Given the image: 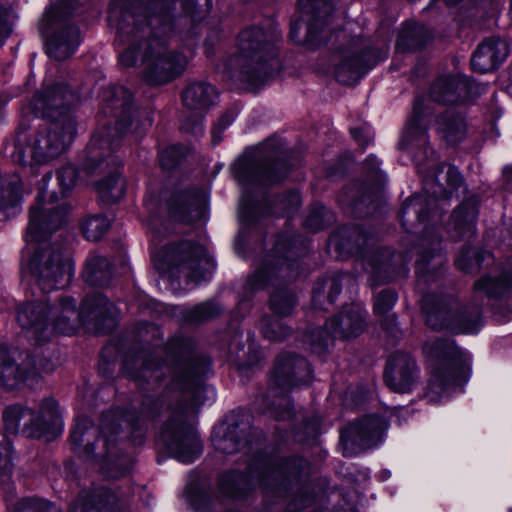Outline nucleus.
<instances>
[{"instance_id":"nucleus-1","label":"nucleus","mask_w":512,"mask_h":512,"mask_svg":"<svg viewBox=\"0 0 512 512\" xmlns=\"http://www.w3.org/2000/svg\"><path fill=\"white\" fill-rule=\"evenodd\" d=\"M110 12L117 20V39L126 45L119 54L124 68L142 67L149 86L167 84L184 73L188 58L170 48L171 41L189 34L212 8V0H120Z\"/></svg>"},{"instance_id":"nucleus-2","label":"nucleus","mask_w":512,"mask_h":512,"mask_svg":"<svg viewBox=\"0 0 512 512\" xmlns=\"http://www.w3.org/2000/svg\"><path fill=\"white\" fill-rule=\"evenodd\" d=\"M101 114L115 120L114 128L104 123L96 130L86 147L83 168L87 174L107 173L93 181L98 192H125L126 182L119 172L122 163L115 152L124 134L142 135L152 126V114L148 109L134 107L133 95L124 86H109L102 91Z\"/></svg>"},{"instance_id":"nucleus-3","label":"nucleus","mask_w":512,"mask_h":512,"mask_svg":"<svg viewBox=\"0 0 512 512\" xmlns=\"http://www.w3.org/2000/svg\"><path fill=\"white\" fill-rule=\"evenodd\" d=\"M75 100L76 95L66 84H45L34 95L30 109L35 116L47 122L38 125L27 145L25 133L28 126L25 120L20 122L14 141L13 161L23 166L32 162L43 164L62 154L76 135V122L70 112V105Z\"/></svg>"},{"instance_id":"nucleus-4","label":"nucleus","mask_w":512,"mask_h":512,"mask_svg":"<svg viewBox=\"0 0 512 512\" xmlns=\"http://www.w3.org/2000/svg\"><path fill=\"white\" fill-rule=\"evenodd\" d=\"M273 460L266 447L252 450L243 469L229 467L217 474L219 495L225 500L243 502L259 487L272 496L289 495L294 485L307 477L310 460L302 454L284 456L276 465Z\"/></svg>"},{"instance_id":"nucleus-5","label":"nucleus","mask_w":512,"mask_h":512,"mask_svg":"<svg viewBox=\"0 0 512 512\" xmlns=\"http://www.w3.org/2000/svg\"><path fill=\"white\" fill-rule=\"evenodd\" d=\"M432 113V107L425 98H415L399 147L412 156L422 177V192H465V179L456 166L435 163L436 153L430 146L428 135Z\"/></svg>"},{"instance_id":"nucleus-6","label":"nucleus","mask_w":512,"mask_h":512,"mask_svg":"<svg viewBox=\"0 0 512 512\" xmlns=\"http://www.w3.org/2000/svg\"><path fill=\"white\" fill-rule=\"evenodd\" d=\"M280 33L266 31L257 26L242 30L238 35L237 53L225 62L232 79L259 86L272 78L279 70L277 42Z\"/></svg>"},{"instance_id":"nucleus-7","label":"nucleus","mask_w":512,"mask_h":512,"mask_svg":"<svg viewBox=\"0 0 512 512\" xmlns=\"http://www.w3.org/2000/svg\"><path fill=\"white\" fill-rule=\"evenodd\" d=\"M302 163L299 152L288 151L279 137H271L231 166L234 179L243 186L269 188L288 179Z\"/></svg>"},{"instance_id":"nucleus-8","label":"nucleus","mask_w":512,"mask_h":512,"mask_svg":"<svg viewBox=\"0 0 512 512\" xmlns=\"http://www.w3.org/2000/svg\"><path fill=\"white\" fill-rule=\"evenodd\" d=\"M97 0H59L47 7L38 22V29L45 40L49 58L64 61L79 47L82 38L79 27L72 21L80 15V6H94Z\"/></svg>"},{"instance_id":"nucleus-9","label":"nucleus","mask_w":512,"mask_h":512,"mask_svg":"<svg viewBox=\"0 0 512 512\" xmlns=\"http://www.w3.org/2000/svg\"><path fill=\"white\" fill-rule=\"evenodd\" d=\"M194 337L175 333L168 337L164 354L170 361L173 371L172 382L182 393L198 397L205 391L206 381L212 371V359L205 354H197Z\"/></svg>"},{"instance_id":"nucleus-10","label":"nucleus","mask_w":512,"mask_h":512,"mask_svg":"<svg viewBox=\"0 0 512 512\" xmlns=\"http://www.w3.org/2000/svg\"><path fill=\"white\" fill-rule=\"evenodd\" d=\"M422 353L429 362V386L438 394L465 386L472 375L471 358L453 339L438 337L426 341Z\"/></svg>"},{"instance_id":"nucleus-11","label":"nucleus","mask_w":512,"mask_h":512,"mask_svg":"<svg viewBox=\"0 0 512 512\" xmlns=\"http://www.w3.org/2000/svg\"><path fill=\"white\" fill-rule=\"evenodd\" d=\"M24 422L21 434L29 439L56 440L64 430V421L60 411L59 402L54 397H46L40 404V409L29 407L22 403L6 406L2 413V420L7 432L18 434L20 422Z\"/></svg>"},{"instance_id":"nucleus-12","label":"nucleus","mask_w":512,"mask_h":512,"mask_svg":"<svg viewBox=\"0 0 512 512\" xmlns=\"http://www.w3.org/2000/svg\"><path fill=\"white\" fill-rule=\"evenodd\" d=\"M211 194H144L149 219L165 224L206 223Z\"/></svg>"},{"instance_id":"nucleus-13","label":"nucleus","mask_w":512,"mask_h":512,"mask_svg":"<svg viewBox=\"0 0 512 512\" xmlns=\"http://www.w3.org/2000/svg\"><path fill=\"white\" fill-rule=\"evenodd\" d=\"M123 426L116 413V407L104 411L100 416V426L95 427L87 417H77L71 427L68 441L71 452L80 460H93L98 454L96 448L102 442L103 448L124 445Z\"/></svg>"},{"instance_id":"nucleus-14","label":"nucleus","mask_w":512,"mask_h":512,"mask_svg":"<svg viewBox=\"0 0 512 512\" xmlns=\"http://www.w3.org/2000/svg\"><path fill=\"white\" fill-rule=\"evenodd\" d=\"M157 442L162 446L156 458L158 464L172 458L188 465L198 460L203 453V442L197 428L184 413L171 414L162 423Z\"/></svg>"},{"instance_id":"nucleus-15","label":"nucleus","mask_w":512,"mask_h":512,"mask_svg":"<svg viewBox=\"0 0 512 512\" xmlns=\"http://www.w3.org/2000/svg\"><path fill=\"white\" fill-rule=\"evenodd\" d=\"M211 441L216 451L232 456L267 442L266 432L254 424V415L245 407L235 408L219 425L213 426Z\"/></svg>"},{"instance_id":"nucleus-16","label":"nucleus","mask_w":512,"mask_h":512,"mask_svg":"<svg viewBox=\"0 0 512 512\" xmlns=\"http://www.w3.org/2000/svg\"><path fill=\"white\" fill-rule=\"evenodd\" d=\"M461 194H410L401 205L398 221L407 233L416 236L419 244L442 245V235L435 223L438 209L428 202L434 200H450L453 196L458 199Z\"/></svg>"},{"instance_id":"nucleus-17","label":"nucleus","mask_w":512,"mask_h":512,"mask_svg":"<svg viewBox=\"0 0 512 512\" xmlns=\"http://www.w3.org/2000/svg\"><path fill=\"white\" fill-rule=\"evenodd\" d=\"M72 194H37L29 208V221L23 239L26 243L40 244L65 227L73 206L67 200Z\"/></svg>"},{"instance_id":"nucleus-18","label":"nucleus","mask_w":512,"mask_h":512,"mask_svg":"<svg viewBox=\"0 0 512 512\" xmlns=\"http://www.w3.org/2000/svg\"><path fill=\"white\" fill-rule=\"evenodd\" d=\"M27 269L43 294L68 286L74 277V262L57 242L47 248L36 247L28 259Z\"/></svg>"},{"instance_id":"nucleus-19","label":"nucleus","mask_w":512,"mask_h":512,"mask_svg":"<svg viewBox=\"0 0 512 512\" xmlns=\"http://www.w3.org/2000/svg\"><path fill=\"white\" fill-rule=\"evenodd\" d=\"M54 305L46 300H34L20 304L16 310V320L19 326L31 332L36 345H44L51 341L53 335H73L76 326L66 313H60L51 318Z\"/></svg>"},{"instance_id":"nucleus-20","label":"nucleus","mask_w":512,"mask_h":512,"mask_svg":"<svg viewBox=\"0 0 512 512\" xmlns=\"http://www.w3.org/2000/svg\"><path fill=\"white\" fill-rule=\"evenodd\" d=\"M427 322L434 330H446L453 335H476L483 328V313L473 304L453 307L445 298L432 295L426 302Z\"/></svg>"},{"instance_id":"nucleus-21","label":"nucleus","mask_w":512,"mask_h":512,"mask_svg":"<svg viewBox=\"0 0 512 512\" xmlns=\"http://www.w3.org/2000/svg\"><path fill=\"white\" fill-rule=\"evenodd\" d=\"M303 194H240L238 219L242 226L255 227L261 220H292L298 213Z\"/></svg>"},{"instance_id":"nucleus-22","label":"nucleus","mask_w":512,"mask_h":512,"mask_svg":"<svg viewBox=\"0 0 512 512\" xmlns=\"http://www.w3.org/2000/svg\"><path fill=\"white\" fill-rule=\"evenodd\" d=\"M216 267L213 257L208 255L207 248L195 240L182 239L177 242L166 244L158 260V269L174 271L188 269V277L195 283L205 280L207 270L202 267L201 262Z\"/></svg>"},{"instance_id":"nucleus-23","label":"nucleus","mask_w":512,"mask_h":512,"mask_svg":"<svg viewBox=\"0 0 512 512\" xmlns=\"http://www.w3.org/2000/svg\"><path fill=\"white\" fill-rule=\"evenodd\" d=\"M389 420L378 413L365 414L340 431L344 457H354L384 441Z\"/></svg>"},{"instance_id":"nucleus-24","label":"nucleus","mask_w":512,"mask_h":512,"mask_svg":"<svg viewBox=\"0 0 512 512\" xmlns=\"http://www.w3.org/2000/svg\"><path fill=\"white\" fill-rule=\"evenodd\" d=\"M40 379L37 359L31 351H20L14 346L0 345L1 389L19 390L24 385L38 383Z\"/></svg>"},{"instance_id":"nucleus-25","label":"nucleus","mask_w":512,"mask_h":512,"mask_svg":"<svg viewBox=\"0 0 512 512\" xmlns=\"http://www.w3.org/2000/svg\"><path fill=\"white\" fill-rule=\"evenodd\" d=\"M314 380V368L303 355L284 351L274 360L269 374V382L275 390L290 393L296 387L309 386Z\"/></svg>"},{"instance_id":"nucleus-26","label":"nucleus","mask_w":512,"mask_h":512,"mask_svg":"<svg viewBox=\"0 0 512 512\" xmlns=\"http://www.w3.org/2000/svg\"><path fill=\"white\" fill-rule=\"evenodd\" d=\"M218 97V90L209 82L193 81L189 83L182 91L181 98L184 107L194 114L183 120L181 129L196 138L202 136L204 116L217 104Z\"/></svg>"},{"instance_id":"nucleus-27","label":"nucleus","mask_w":512,"mask_h":512,"mask_svg":"<svg viewBox=\"0 0 512 512\" xmlns=\"http://www.w3.org/2000/svg\"><path fill=\"white\" fill-rule=\"evenodd\" d=\"M298 8L301 16L291 22L289 37L296 43L301 42L299 32L306 27L304 41L310 45L320 42V33L331 22L333 5L329 0H299Z\"/></svg>"},{"instance_id":"nucleus-28","label":"nucleus","mask_w":512,"mask_h":512,"mask_svg":"<svg viewBox=\"0 0 512 512\" xmlns=\"http://www.w3.org/2000/svg\"><path fill=\"white\" fill-rule=\"evenodd\" d=\"M78 320L96 334L108 335L119 324L118 308L104 293H88L79 304Z\"/></svg>"},{"instance_id":"nucleus-29","label":"nucleus","mask_w":512,"mask_h":512,"mask_svg":"<svg viewBox=\"0 0 512 512\" xmlns=\"http://www.w3.org/2000/svg\"><path fill=\"white\" fill-rule=\"evenodd\" d=\"M341 59L335 68V78L343 85L357 83L382 60L380 53L359 41L340 51Z\"/></svg>"},{"instance_id":"nucleus-30","label":"nucleus","mask_w":512,"mask_h":512,"mask_svg":"<svg viewBox=\"0 0 512 512\" xmlns=\"http://www.w3.org/2000/svg\"><path fill=\"white\" fill-rule=\"evenodd\" d=\"M419 373L414 356L407 351L397 350L386 360L383 382L394 393L408 394L414 390Z\"/></svg>"},{"instance_id":"nucleus-31","label":"nucleus","mask_w":512,"mask_h":512,"mask_svg":"<svg viewBox=\"0 0 512 512\" xmlns=\"http://www.w3.org/2000/svg\"><path fill=\"white\" fill-rule=\"evenodd\" d=\"M480 87L463 75H448L437 78L431 85L429 96L441 105H457L479 95Z\"/></svg>"},{"instance_id":"nucleus-32","label":"nucleus","mask_w":512,"mask_h":512,"mask_svg":"<svg viewBox=\"0 0 512 512\" xmlns=\"http://www.w3.org/2000/svg\"><path fill=\"white\" fill-rule=\"evenodd\" d=\"M363 258L370 268L369 280L374 287L393 282L407 270L396 250L388 246L366 251Z\"/></svg>"},{"instance_id":"nucleus-33","label":"nucleus","mask_w":512,"mask_h":512,"mask_svg":"<svg viewBox=\"0 0 512 512\" xmlns=\"http://www.w3.org/2000/svg\"><path fill=\"white\" fill-rule=\"evenodd\" d=\"M327 246L340 261L363 258L366 254V237L362 227L342 225L334 229L327 240Z\"/></svg>"},{"instance_id":"nucleus-34","label":"nucleus","mask_w":512,"mask_h":512,"mask_svg":"<svg viewBox=\"0 0 512 512\" xmlns=\"http://www.w3.org/2000/svg\"><path fill=\"white\" fill-rule=\"evenodd\" d=\"M452 211L450 225L453 237L462 240L476 234V224L483 194H468Z\"/></svg>"},{"instance_id":"nucleus-35","label":"nucleus","mask_w":512,"mask_h":512,"mask_svg":"<svg viewBox=\"0 0 512 512\" xmlns=\"http://www.w3.org/2000/svg\"><path fill=\"white\" fill-rule=\"evenodd\" d=\"M326 325L336 337L351 341L364 333L366 320L361 310L346 303L326 321Z\"/></svg>"},{"instance_id":"nucleus-36","label":"nucleus","mask_w":512,"mask_h":512,"mask_svg":"<svg viewBox=\"0 0 512 512\" xmlns=\"http://www.w3.org/2000/svg\"><path fill=\"white\" fill-rule=\"evenodd\" d=\"M140 360V351L130 349L124 355L121 370L127 379L134 382L149 383L148 373H155L164 367V360L153 352H147Z\"/></svg>"},{"instance_id":"nucleus-37","label":"nucleus","mask_w":512,"mask_h":512,"mask_svg":"<svg viewBox=\"0 0 512 512\" xmlns=\"http://www.w3.org/2000/svg\"><path fill=\"white\" fill-rule=\"evenodd\" d=\"M509 48L500 38L490 37L482 41L471 58V66L481 74L495 70L508 56Z\"/></svg>"},{"instance_id":"nucleus-38","label":"nucleus","mask_w":512,"mask_h":512,"mask_svg":"<svg viewBox=\"0 0 512 512\" xmlns=\"http://www.w3.org/2000/svg\"><path fill=\"white\" fill-rule=\"evenodd\" d=\"M69 512H120L119 499L109 487H100L81 493Z\"/></svg>"},{"instance_id":"nucleus-39","label":"nucleus","mask_w":512,"mask_h":512,"mask_svg":"<svg viewBox=\"0 0 512 512\" xmlns=\"http://www.w3.org/2000/svg\"><path fill=\"white\" fill-rule=\"evenodd\" d=\"M344 273L334 272L331 276H320L313 283L311 305L316 311H328L336 303L343 290Z\"/></svg>"},{"instance_id":"nucleus-40","label":"nucleus","mask_w":512,"mask_h":512,"mask_svg":"<svg viewBox=\"0 0 512 512\" xmlns=\"http://www.w3.org/2000/svg\"><path fill=\"white\" fill-rule=\"evenodd\" d=\"M434 128L439 140L448 146L460 144L468 133L465 116L455 110H446L437 115Z\"/></svg>"},{"instance_id":"nucleus-41","label":"nucleus","mask_w":512,"mask_h":512,"mask_svg":"<svg viewBox=\"0 0 512 512\" xmlns=\"http://www.w3.org/2000/svg\"><path fill=\"white\" fill-rule=\"evenodd\" d=\"M122 446L104 448V453H97V458L83 461L99 464L101 472L110 478H124L131 472L133 463L129 453Z\"/></svg>"},{"instance_id":"nucleus-42","label":"nucleus","mask_w":512,"mask_h":512,"mask_svg":"<svg viewBox=\"0 0 512 512\" xmlns=\"http://www.w3.org/2000/svg\"><path fill=\"white\" fill-rule=\"evenodd\" d=\"M292 266L270 251L260 260L255 270L246 278L249 286H254L261 291L272 286L274 281L280 277L284 268Z\"/></svg>"},{"instance_id":"nucleus-43","label":"nucleus","mask_w":512,"mask_h":512,"mask_svg":"<svg viewBox=\"0 0 512 512\" xmlns=\"http://www.w3.org/2000/svg\"><path fill=\"white\" fill-rule=\"evenodd\" d=\"M116 273L113 260L109 257L96 255L87 259L82 279L90 287L107 288L111 285Z\"/></svg>"},{"instance_id":"nucleus-44","label":"nucleus","mask_w":512,"mask_h":512,"mask_svg":"<svg viewBox=\"0 0 512 512\" xmlns=\"http://www.w3.org/2000/svg\"><path fill=\"white\" fill-rule=\"evenodd\" d=\"M441 249V246L418 244L415 270L420 277L430 281H437L444 276L445 264L443 262L435 265L432 264V261L440 256Z\"/></svg>"},{"instance_id":"nucleus-45","label":"nucleus","mask_w":512,"mask_h":512,"mask_svg":"<svg viewBox=\"0 0 512 512\" xmlns=\"http://www.w3.org/2000/svg\"><path fill=\"white\" fill-rule=\"evenodd\" d=\"M430 39L427 28L419 23L407 21L399 32L396 49L399 52H415L423 49Z\"/></svg>"},{"instance_id":"nucleus-46","label":"nucleus","mask_w":512,"mask_h":512,"mask_svg":"<svg viewBox=\"0 0 512 512\" xmlns=\"http://www.w3.org/2000/svg\"><path fill=\"white\" fill-rule=\"evenodd\" d=\"M188 505L195 512H210L215 505V496L210 483H204L200 478L192 479L185 487Z\"/></svg>"},{"instance_id":"nucleus-47","label":"nucleus","mask_w":512,"mask_h":512,"mask_svg":"<svg viewBox=\"0 0 512 512\" xmlns=\"http://www.w3.org/2000/svg\"><path fill=\"white\" fill-rule=\"evenodd\" d=\"M122 425L126 424L128 434L126 439L133 446H141L146 441L145 425L140 410L134 405L116 406Z\"/></svg>"},{"instance_id":"nucleus-48","label":"nucleus","mask_w":512,"mask_h":512,"mask_svg":"<svg viewBox=\"0 0 512 512\" xmlns=\"http://www.w3.org/2000/svg\"><path fill=\"white\" fill-rule=\"evenodd\" d=\"M388 187V177L380 169L378 159L373 155L368 156L362 164L360 188L363 192H382Z\"/></svg>"},{"instance_id":"nucleus-49","label":"nucleus","mask_w":512,"mask_h":512,"mask_svg":"<svg viewBox=\"0 0 512 512\" xmlns=\"http://www.w3.org/2000/svg\"><path fill=\"white\" fill-rule=\"evenodd\" d=\"M297 294L287 286L276 287L268 298V308L271 315L284 319L292 315L298 305Z\"/></svg>"},{"instance_id":"nucleus-50","label":"nucleus","mask_w":512,"mask_h":512,"mask_svg":"<svg viewBox=\"0 0 512 512\" xmlns=\"http://www.w3.org/2000/svg\"><path fill=\"white\" fill-rule=\"evenodd\" d=\"M322 425V419L319 416H307L292 427L291 435L295 442L315 447L320 444Z\"/></svg>"},{"instance_id":"nucleus-51","label":"nucleus","mask_w":512,"mask_h":512,"mask_svg":"<svg viewBox=\"0 0 512 512\" xmlns=\"http://www.w3.org/2000/svg\"><path fill=\"white\" fill-rule=\"evenodd\" d=\"M492 253L482 246H475L469 242L463 244L455 256V268L465 274L474 269H480L483 262Z\"/></svg>"},{"instance_id":"nucleus-52","label":"nucleus","mask_w":512,"mask_h":512,"mask_svg":"<svg viewBox=\"0 0 512 512\" xmlns=\"http://www.w3.org/2000/svg\"><path fill=\"white\" fill-rule=\"evenodd\" d=\"M223 313L222 307L213 300L198 303L190 308H185L180 315L188 324H202L219 318Z\"/></svg>"},{"instance_id":"nucleus-53","label":"nucleus","mask_w":512,"mask_h":512,"mask_svg":"<svg viewBox=\"0 0 512 512\" xmlns=\"http://www.w3.org/2000/svg\"><path fill=\"white\" fill-rule=\"evenodd\" d=\"M335 221V214L323 203L311 205L308 214L303 220V228L312 234L328 229Z\"/></svg>"},{"instance_id":"nucleus-54","label":"nucleus","mask_w":512,"mask_h":512,"mask_svg":"<svg viewBox=\"0 0 512 512\" xmlns=\"http://www.w3.org/2000/svg\"><path fill=\"white\" fill-rule=\"evenodd\" d=\"M477 290L482 291L492 300L509 299V287L506 270L498 276H485L475 283Z\"/></svg>"},{"instance_id":"nucleus-55","label":"nucleus","mask_w":512,"mask_h":512,"mask_svg":"<svg viewBox=\"0 0 512 512\" xmlns=\"http://www.w3.org/2000/svg\"><path fill=\"white\" fill-rule=\"evenodd\" d=\"M312 463L310 462V467L308 470L307 477L303 482L297 483L294 485L292 492L289 495L285 496H275L276 498H289L290 501L288 503L289 508L294 512H300L305 508L312 505L316 499V493L313 489H309L306 487V483L308 482L311 476Z\"/></svg>"},{"instance_id":"nucleus-56","label":"nucleus","mask_w":512,"mask_h":512,"mask_svg":"<svg viewBox=\"0 0 512 512\" xmlns=\"http://www.w3.org/2000/svg\"><path fill=\"white\" fill-rule=\"evenodd\" d=\"M121 353L120 345L117 343H106L98 355L97 373L105 380H113L116 363Z\"/></svg>"},{"instance_id":"nucleus-57","label":"nucleus","mask_w":512,"mask_h":512,"mask_svg":"<svg viewBox=\"0 0 512 512\" xmlns=\"http://www.w3.org/2000/svg\"><path fill=\"white\" fill-rule=\"evenodd\" d=\"M298 245L299 235L288 232H280L277 234L270 252L293 266L294 260L291 256L296 254Z\"/></svg>"},{"instance_id":"nucleus-58","label":"nucleus","mask_w":512,"mask_h":512,"mask_svg":"<svg viewBox=\"0 0 512 512\" xmlns=\"http://www.w3.org/2000/svg\"><path fill=\"white\" fill-rule=\"evenodd\" d=\"M247 351L243 357L236 359L237 369L241 373L252 371L263 359L262 347L255 338L254 332L247 334Z\"/></svg>"},{"instance_id":"nucleus-59","label":"nucleus","mask_w":512,"mask_h":512,"mask_svg":"<svg viewBox=\"0 0 512 512\" xmlns=\"http://www.w3.org/2000/svg\"><path fill=\"white\" fill-rule=\"evenodd\" d=\"M273 315H264L260 321V330L263 337L271 342L284 341L292 333L290 326Z\"/></svg>"},{"instance_id":"nucleus-60","label":"nucleus","mask_w":512,"mask_h":512,"mask_svg":"<svg viewBox=\"0 0 512 512\" xmlns=\"http://www.w3.org/2000/svg\"><path fill=\"white\" fill-rule=\"evenodd\" d=\"M111 227V220L104 214H95L81 223V231L88 241H99Z\"/></svg>"},{"instance_id":"nucleus-61","label":"nucleus","mask_w":512,"mask_h":512,"mask_svg":"<svg viewBox=\"0 0 512 512\" xmlns=\"http://www.w3.org/2000/svg\"><path fill=\"white\" fill-rule=\"evenodd\" d=\"M337 473L347 483L361 485L370 480V469L357 463L343 462Z\"/></svg>"},{"instance_id":"nucleus-62","label":"nucleus","mask_w":512,"mask_h":512,"mask_svg":"<svg viewBox=\"0 0 512 512\" xmlns=\"http://www.w3.org/2000/svg\"><path fill=\"white\" fill-rule=\"evenodd\" d=\"M24 194H0V221H8L22 212Z\"/></svg>"},{"instance_id":"nucleus-63","label":"nucleus","mask_w":512,"mask_h":512,"mask_svg":"<svg viewBox=\"0 0 512 512\" xmlns=\"http://www.w3.org/2000/svg\"><path fill=\"white\" fill-rule=\"evenodd\" d=\"M259 291L260 290L256 289V287L249 286L248 282L245 281L242 286L239 299L233 309V315L235 318L244 319L250 314L254 306L255 296Z\"/></svg>"},{"instance_id":"nucleus-64","label":"nucleus","mask_w":512,"mask_h":512,"mask_svg":"<svg viewBox=\"0 0 512 512\" xmlns=\"http://www.w3.org/2000/svg\"><path fill=\"white\" fill-rule=\"evenodd\" d=\"M397 301V291L393 288H385L381 290L375 298L373 313L377 316H385L394 308Z\"/></svg>"}]
</instances>
